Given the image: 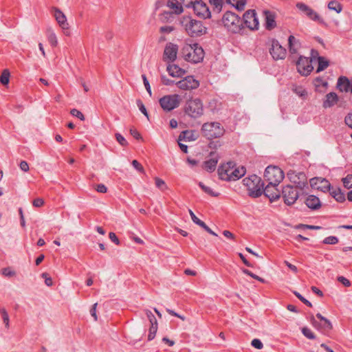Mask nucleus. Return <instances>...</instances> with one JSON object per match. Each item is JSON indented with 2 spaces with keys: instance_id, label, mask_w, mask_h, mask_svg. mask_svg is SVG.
Wrapping results in <instances>:
<instances>
[{
  "instance_id": "nucleus-60",
  "label": "nucleus",
  "mask_w": 352,
  "mask_h": 352,
  "mask_svg": "<svg viewBox=\"0 0 352 352\" xmlns=\"http://www.w3.org/2000/svg\"><path fill=\"white\" fill-rule=\"evenodd\" d=\"M48 41L52 46H56L57 45V38L54 33H51L48 36Z\"/></svg>"
},
{
  "instance_id": "nucleus-62",
  "label": "nucleus",
  "mask_w": 352,
  "mask_h": 352,
  "mask_svg": "<svg viewBox=\"0 0 352 352\" xmlns=\"http://www.w3.org/2000/svg\"><path fill=\"white\" fill-rule=\"evenodd\" d=\"M132 165L140 173L144 172L143 166L136 160L132 161Z\"/></svg>"
},
{
  "instance_id": "nucleus-5",
  "label": "nucleus",
  "mask_w": 352,
  "mask_h": 352,
  "mask_svg": "<svg viewBox=\"0 0 352 352\" xmlns=\"http://www.w3.org/2000/svg\"><path fill=\"white\" fill-rule=\"evenodd\" d=\"M264 177L269 184L278 186L284 179L285 175L279 167L268 166L265 170Z\"/></svg>"
},
{
  "instance_id": "nucleus-56",
  "label": "nucleus",
  "mask_w": 352,
  "mask_h": 352,
  "mask_svg": "<svg viewBox=\"0 0 352 352\" xmlns=\"http://www.w3.org/2000/svg\"><path fill=\"white\" fill-rule=\"evenodd\" d=\"M251 345L256 349H261L263 348L262 342L257 338H254L252 340Z\"/></svg>"
},
{
  "instance_id": "nucleus-43",
  "label": "nucleus",
  "mask_w": 352,
  "mask_h": 352,
  "mask_svg": "<svg viewBox=\"0 0 352 352\" xmlns=\"http://www.w3.org/2000/svg\"><path fill=\"white\" fill-rule=\"evenodd\" d=\"M344 186L347 189L352 188V175L349 174L346 177L342 178Z\"/></svg>"
},
{
  "instance_id": "nucleus-35",
  "label": "nucleus",
  "mask_w": 352,
  "mask_h": 352,
  "mask_svg": "<svg viewBox=\"0 0 352 352\" xmlns=\"http://www.w3.org/2000/svg\"><path fill=\"white\" fill-rule=\"evenodd\" d=\"M328 8L329 10L336 11L337 13H340L342 10V6L338 1L332 0L329 2Z\"/></svg>"
},
{
  "instance_id": "nucleus-59",
  "label": "nucleus",
  "mask_w": 352,
  "mask_h": 352,
  "mask_svg": "<svg viewBox=\"0 0 352 352\" xmlns=\"http://www.w3.org/2000/svg\"><path fill=\"white\" fill-rule=\"evenodd\" d=\"M293 91L299 96L303 97L307 95V91L305 89L301 87H295Z\"/></svg>"
},
{
  "instance_id": "nucleus-24",
  "label": "nucleus",
  "mask_w": 352,
  "mask_h": 352,
  "mask_svg": "<svg viewBox=\"0 0 352 352\" xmlns=\"http://www.w3.org/2000/svg\"><path fill=\"white\" fill-rule=\"evenodd\" d=\"M53 10L54 11V16L59 24V25L63 29H68L69 24L67 21V19L65 15L58 8H53Z\"/></svg>"
},
{
  "instance_id": "nucleus-30",
  "label": "nucleus",
  "mask_w": 352,
  "mask_h": 352,
  "mask_svg": "<svg viewBox=\"0 0 352 352\" xmlns=\"http://www.w3.org/2000/svg\"><path fill=\"white\" fill-rule=\"evenodd\" d=\"M306 15L312 21H317L318 23L324 26L327 25L324 19L312 8H311L309 11L307 12Z\"/></svg>"
},
{
  "instance_id": "nucleus-57",
  "label": "nucleus",
  "mask_w": 352,
  "mask_h": 352,
  "mask_svg": "<svg viewBox=\"0 0 352 352\" xmlns=\"http://www.w3.org/2000/svg\"><path fill=\"white\" fill-rule=\"evenodd\" d=\"M70 113L73 116H75L78 118H79L80 120H85V116L80 111H78V109H72L71 111H70Z\"/></svg>"
},
{
  "instance_id": "nucleus-31",
  "label": "nucleus",
  "mask_w": 352,
  "mask_h": 352,
  "mask_svg": "<svg viewBox=\"0 0 352 352\" xmlns=\"http://www.w3.org/2000/svg\"><path fill=\"white\" fill-rule=\"evenodd\" d=\"M218 163V160L214 158L209 159L204 162V168L209 173L214 171Z\"/></svg>"
},
{
  "instance_id": "nucleus-47",
  "label": "nucleus",
  "mask_w": 352,
  "mask_h": 352,
  "mask_svg": "<svg viewBox=\"0 0 352 352\" xmlns=\"http://www.w3.org/2000/svg\"><path fill=\"white\" fill-rule=\"evenodd\" d=\"M145 314L151 323V325L157 324V321L153 314L148 309L145 310Z\"/></svg>"
},
{
  "instance_id": "nucleus-8",
  "label": "nucleus",
  "mask_w": 352,
  "mask_h": 352,
  "mask_svg": "<svg viewBox=\"0 0 352 352\" xmlns=\"http://www.w3.org/2000/svg\"><path fill=\"white\" fill-rule=\"evenodd\" d=\"M159 103L164 111H170L179 105V96L177 94L166 95L161 98Z\"/></svg>"
},
{
  "instance_id": "nucleus-15",
  "label": "nucleus",
  "mask_w": 352,
  "mask_h": 352,
  "mask_svg": "<svg viewBox=\"0 0 352 352\" xmlns=\"http://www.w3.org/2000/svg\"><path fill=\"white\" fill-rule=\"evenodd\" d=\"M316 316L318 319H319L321 321V322L320 323L318 321H316L314 316H311L310 321L314 327L318 329H323L325 331H329L332 329L333 326L329 320L322 316L320 313H318Z\"/></svg>"
},
{
  "instance_id": "nucleus-11",
  "label": "nucleus",
  "mask_w": 352,
  "mask_h": 352,
  "mask_svg": "<svg viewBox=\"0 0 352 352\" xmlns=\"http://www.w3.org/2000/svg\"><path fill=\"white\" fill-rule=\"evenodd\" d=\"M243 23L250 30H258L259 26L258 19L254 10H247L243 16Z\"/></svg>"
},
{
  "instance_id": "nucleus-49",
  "label": "nucleus",
  "mask_w": 352,
  "mask_h": 352,
  "mask_svg": "<svg viewBox=\"0 0 352 352\" xmlns=\"http://www.w3.org/2000/svg\"><path fill=\"white\" fill-rule=\"evenodd\" d=\"M293 293L305 305H306L307 306H308L309 307H312L311 302L310 301H309L308 300H307L305 298H304L299 292L294 291V292H293Z\"/></svg>"
},
{
  "instance_id": "nucleus-48",
  "label": "nucleus",
  "mask_w": 352,
  "mask_h": 352,
  "mask_svg": "<svg viewBox=\"0 0 352 352\" xmlns=\"http://www.w3.org/2000/svg\"><path fill=\"white\" fill-rule=\"evenodd\" d=\"M157 326H158V324L151 325V327L149 328V333L148 335V340L151 341L154 339V338L155 337L157 331Z\"/></svg>"
},
{
  "instance_id": "nucleus-3",
  "label": "nucleus",
  "mask_w": 352,
  "mask_h": 352,
  "mask_svg": "<svg viewBox=\"0 0 352 352\" xmlns=\"http://www.w3.org/2000/svg\"><path fill=\"white\" fill-rule=\"evenodd\" d=\"M243 184L247 186L248 195L253 198H257L263 194L264 182L261 177L256 175H252L245 177L243 180Z\"/></svg>"
},
{
  "instance_id": "nucleus-26",
  "label": "nucleus",
  "mask_w": 352,
  "mask_h": 352,
  "mask_svg": "<svg viewBox=\"0 0 352 352\" xmlns=\"http://www.w3.org/2000/svg\"><path fill=\"white\" fill-rule=\"evenodd\" d=\"M236 21H239V16L230 11H227L222 18V22L226 28L231 26V24Z\"/></svg>"
},
{
  "instance_id": "nucleus-44",
  "label": "nucleus",
  "mask_w": 352,
  "mask_h": 352,
  "mask_svg": "<svg viewBox=\"0 0 352 352\" xmlns=\"http://www.w3.org/2000/svg\"><path fill=\"white\" fill-rule=\"evenodd\" d=\"M339 241L338 238L335 236H329L326 237L323 241L322 243L324 244H328V245H334L338 243Z\"/></svg>"
},
{
  "instance_id": "nucleus-17",
  "label": "nucleus",
  "mask_w": 352,
  "mask_h": 352,
  "mask_svg": "<svg viewBox=\"0 0 352 352\" xmlns=\"http://www.w3.org/2000/svg\"><path fill=\"white\" fill-rule=\"evenodd\" d=\"M309 182L312 188H317L324 192L330 191L331 188V184L327 179L324 178L314 177L310 179Z\"/></svg>"
},
{
  "instance_id": "nucleus-20",
  "label": "nucleus",
  "mask_w": 352,
  "mask_h": 352,
  "mask_svg": "<svg viewBox=\"0 0 352 352\" xmlns=\"http://www.w3.org/2000/svg\"><path fill=\"white\" fill-rule=\"evenodd\" d=\"M337 87L342 92H350L352 94V78L342 76H340L337 82Z\"/></svg>"
},
{
  "instance_id": "nucleus-14",
  "label": "nucleus",
  "mask_w": 352,
  "mask_h": 352,
  "mask_svg": "<svg viewBox=\"0 0 352 352\" xmlns=\"http://www.w3.org/2000/svg\"><path fill=\"white\" fill-rule=\"evenodd\" d=\"M177 45L168 43L164 48L163 60L168 63H173L177 58Z\"/></svg>"
},
{
  "instance_id": "nucleus-51",
  "label": "nucleus",
  "mask_w": 352,
  "mask_h": 352,
  "mask_svg": "<svg viewBox=\"0 0 352 352\" xmlns=\"http://www.w3.org/2000/svg\"><path fill=\"white\" fill-rule=\"evenodd\" d=\"M246 4V0H237L236 3L232 4V6L239 11H242L245 8Z\"/></svg>"
},
{
  "instance_id": "nucleus-64",
  "label": "nucleus",
  "mask_w": 352,
  "mask_h": 352,
  "mask_svg": "<svg viewBox=\"0 0 352 352\" xmlns=\"http://www.w3.org/2000/svg\"><path fill=\"white\" fill-rule=\"evenodd\" d=\"M345 124L352 129V113H349L344 118Z\"/></svg>"
},
{
  "instance_id": "nucleus-39",
  "label": "nucleus",
  "mask_w": 352,
  "mask_h": 352,
  "mask_svg": "<svg viewBox=\"0 0 352 352\" xmlns=\"http://www.w3.org/2000/svg\"><path fill=\"white\" fill-rule=\"evenodd\" d=\"M301 331L303 336L308 339L314 340L316 338V336L314 334V333L312 332V331L307 327L302 328Z\"/></svg>"
},
{
  "instance_id": "nucleus-40",
  "label": "nucleus",
  "mask_w": 352,
  "mask_h": 352,
  "mask_svg": "<svg viewBox=\"0 0 352 352\" xmlns=\"http://www.w3.org/2000/svg\"><path fill=\"white\" fill-rule=\"evenodd\" d=\"M173 12L170 11H164L160 14V20L164 22H169L173 18Z\"/></svg>"
},
{
  "instance_id": "nucleus-36",
  "label": "nucleus",
  "mask_w": 352,
  "mask_h": 352,
  "mask_svg": "<svg viewBox=\"0 0 352 352\" xmlns=\"http://www.w3.org/2000/svg\"><path fill=\"white\" fill-rule=\"evenodd\" d=\"M210 5L213 7V10L219 13L223 7L224 0H209Z\"/></svg>"
},
{
  "instance_id": "nucleus-6",
  "label": "nucleus",
  "mask_w": 352,
  "mask_h": 352,
  "mask_svg": "<svg viewBox=\"0 0 352 352\" xmlns=\"http://www.w3.org/2000/svg\"><path fill=\"white\" fill-rule=\"evenodd\" d=\"M186 114L192 118H198L204 113L203 104L200 99L195 98L186 102L184 107Z\"/></svg>"
},
{
  "instance_id": "nucleus-55",
  "label": "nucleus",
  "mask_w": 352,
  "mask_h": 352,
  "mask_svg": "<svg viewBox=\"0 0 352 352\" xmlns=\"http://www.w3.org/2000/svg\"><path fill=\"white\" fill-rule=\"evenodd\" d=\"M155 186L161 189V190H164L166 189L167 187H166V185L164 182V181L159 177H155Z\"/></svg>"
},
{
  "instance_id": "nucleus-21",
  "label": "nucleus",
  "mask_w": 352,
  "mask_h": 352,
  "mask_svg": "<svg viewBox=\"0 0 352 352\" xmlns=\"http://www.w3.org/2000/svg\"><path fill=\"white\" fill-rule=\"evenodd\" d=\"M263 15L265 17V26L267 30H272L276 26V14L270 10H264Z\"/></svg>"
},
{
  "instance_id": "nucleus-46",
  "label": "nucleus",
  "mask_w": 352,
  "mask_h": 352,
  "mask_svg": "<svg viewBox=\"0 0 352 352\" xmlns=\"http://www.w3.org/2000/svg\"><path fill=\"white\" fill-rule=\"evenodd\" d=\"M188 135H186L187 142L195 141L199 138V135L197 131L194 130H188Z\"/></svg>"
},
{
  "instance_id": "nucleus-10",
  "label": "nucleus",
  "mask_w": 352,
  "mask_h": 352,
  "mask_svg": "<svg viewBox=\"0 0 352 352\" xmlns=\"http://www.w3.org/2000/svg\"><path fill=\"white\" fill-rule=\"evenodd\" d=\"M270 53L274 60H283L286 57L287 51L278 42V40L274 38L272 40Z\"/></svg>"
},
{
  "instance_id": "nucleus-19",
  "label": "nucleus",
  "mask_w": 352,
  "mask_h": 352,
  "mask_svg": "<svg viewBox=\"0 0 352 352\" xmlns=\"http://www.w3.org/2000/svg\"><path fill=\"white\" fill-rule=\"evenodd\" d=\"M235 164L233 162H229L226 164L221 165L218 168V175L219 179L225 181H230V173L232 168H234Z\"/></svg>"
},
{
  "instance_id": "nucleus-33",
  "label": "nucleus",
  "mask_w": 352,
  "mask_h": 352,
  "mask_svg": "<svg viewBox=\"0 0 352 352\" xmlns=\"http://www.w3.org/2000/svg\"><path fill=\"white\" fill-rule=\"evenodd\" d=\"M318 67L316 69V72L319 73L323 70H324L329 65V62L323 56H318Z\"/></svg>"
},
{
  "instance_id": "nucleus-13",
  "label": "nucleus",
  "mask_w": 352,
  "mask_h": 352,
  "mask_svg": "<svg viewBox=\"0 0 352 352\" xmlns=\"http://www.w3.org/2000/svg\"><path fill=\"white\" fill-rule=\"evenodd\" d=\"M311 62V59L309 60L307 57L300 56L296 62L298 72L302 76L309 75L314 69Z\"/></svg>"
},
{
  "instance_id": "nucleus-53",
  "label": "nucleus",
  "mask_w": 352,
  "mask_h": 352,
  "mask_svg": "<svg viewBox=\"0 0 352 352\" xmlns=\"http://www.w3.org/2000/svg\"><path fill=\"white\" fill-rule=\"evenodd\" d=\"M116 140L119 142L120 145L122 146H126L128 145V142L126 139L119 133H116L115 134Z\"/></svg>"
},
{
  "instance_id": "nucleus-22",
  "label": "nucleus",
  "mask_w": 352,
  "mask_h": 352,
  "mask_svg": "<svg viewBox=\"0 0 352 352\" xmlns=\"http://www.w3.org/2000/svg\"><path fill=\"white\" fill-rule=\"evenodd\" d=\"M305 203L312 210H317L322 206L319 198L314 195H308L305 200Z\"/></svg>"
},
{
  "instance_id": "nucleus-18",
  "label": "nucleus",
  "mask_w": 352,
  "mask_h": 352,
  "mask_svg": "<svg viewBox=\"0 0 352 352\" xmlns=\"http://www.w3.org/2000/svg\"><path fill=\"white\" fill-rule=\"evenodd\" d=\"M278 185L268 184L263 188V194L267 198H269L270 202H273L280 197V192L277 188Z\"/></svg>"
},
{
  "instance_id": "nucleus-41",
  "label": "nucleus",
  "mask_w": 352,
  "mask_h": 352,
  "mask_svg": "<svg viewBox=\"0 0 352 352\" xmlns=\"http://www.w3.org/2000/svg\"><path fill=\"white\" fill-rule=\"evenodd\" d=\"M0 314L2 317V320H3V323L5 324L6 327L8 328L10 319H9L8 314L5 308L0 309Z\"/></svg>"
},
{
  "instance_id": "nucleus-12",
  "label": "nucleus",
  "mask_w": 352,
  "mask_h": 352,
  "mask_svg": "<svg viewBox=\"0 0 352 352\" xmlns=\"http://www.w3.org/2000/svg\"><path fill=\"white\" fill-rule=\"evenodd\" d=\"M288 176L290 181L296 185L295 188L296 189L298 188L300 190H303L305 188H309L307 178L303 172L288 173Z\"/></svg>"
},
{
  "instance_id": "nucleus-23",
  "label": "nucleus",
  "mask_w": 352,
  "mask_h": 352,
  "mask_svg": "<svg viewBox=\"0 0 352 352\" xmlns=\"http://www.w3.org/2000/svg\"><path fill=\"white\" fill-rule=\"evenodd\" d=\"M166 71L172 77L181 78L186 74V70L176 64H168Z\"/></svg>"
},
{
  "instance_id": "nucleus-45",
  "label": "nucleus",
  "mask_w": 352,
  "mask_h": 352,
  "mask_svg": "<svg viewBox=\"0 0 352 352\" xmlns=\"http://www.w3.org/2000/svg\"><path fill=\"white\" fill-rule=\"evenodd\" d=\"M337 195L334 199L339 203L344 202L345 199V195L340 188H336Z\"/></svg>"
},
{
  "instance_id": "nucleus-25",
  "label": "nucleus",
  "mask_w": 352,
  "mask_h": 352,
  "mask_svg": "<svg viewBox=\"0 0 352 352\" xmlns=\"http://www.w3.org/2000/svg\"><path fill=\"white\" fill-rule=\"evenodd\" d=\"M188 212H189V214L191 217V219L192 221H193V223H195V224L199 226L200 227H201L203 229H204L207 232H208L209 234L213 235V236H217V234L213 232L203 221L200 220L195 214V213L192 212V210L189 209L188 210Z\"/></svg>"
},
{
  "instance_id": "nucleus-27",
  "label": "nucleus",
  "mask_w": 352,
  "mask_h": 352,
  "mask_svg": "<svg viewBox=\"0 0 352 352\" xmlns=\"http://www.w3.org/2000/svg\"><path fill=\"white\" fill-rule=\"evenodd\" d=\"M338 101V96L335 92H330L326 95V99L324 100L322 106L324 108L333 107Z\"/></svg>"
},
{
  "instance_id": "nucleus-42",
  "label": "nucleus",
  "mask_w": 352,
  "mask_h": 352,
  "mask_svg": "<svg viewBox=\"0 0 352 352\" xmlns=\"http://www.w3.org/2000/svg\"><path fill=\"white\" fill-rule=\"evenodd\" d=\"M137 106L139 108V110L147 118V119L149 120V116L146 111V109L143 104L142 101L140 99H138L136 100Z\"/></svg>"
},
{
  "instance_id": "nucleus-61",
  "label": "nucleus",
  "mask_w": 352,
  "mask_h": 352,
  "mask_svg": "<svg viewBox=\"0 0 352 352\" xmlns=\"http://www.w3.org/2000/svg\"><path fill=\"white\" fill-rule=\"evenodd\" d=\"M2 274L5 276L12 277L15 274V272L11 270L9 267H5L1 270Z\"/></svg>"
},
{
  "instance_id": "nucleus-38",
  "label": "nucleus",
  "mask_w": 352,
  "mask_h": 352,
  "mask_svg": "<svg viewBox=\"0 0 352 352\" xmlns=\"http://www.w3.org/2000/svg\"><path fill=\"white\" fill-rule=\"evenodd\" d=\"M199 186L207 194L210 195L212 197H217L219 195V192H214L210 187L206 186L202 182L199 183Z\"/></svg>"
},
{
  "instance_id": "nucleus-37",
  "label": "nucleus",
  "mask_w": 352,
  "mask_h": 352,
  "mask_svg": "<svg viewBox=\"0 0 352 352\" xmlns=\"http://www.w3.org/2000/svg\"><path fill=\"white\" fill-rule=\"evenodd\" d=\"M10 73L8 69H4L0 76V82L3 85H7L10 81Z\"/></svg>"
},
{
  "instance_id": "nucleus-32",
  "label": "nucleus",
  "mask_w": 352,
  "mask_h": 352,
  "mask_svg": "<svg viewBox=\"0 0 352 352\" xmlns=\"http://www.w3.org/2000/svg\"><path fill=\"white\" fill-rule=\"evenodd\" d=\"M166 6L173 10V13L176 14H181L183 12L182 6L179 3L178 1L168 0Z\"/></svg>"
},
{
  "instance_id": "nucleus-29",
  "label": "nucleus",
  "mask_w": 352,
  "mask_h": 352,
  "mask_svg": "<svg viewBox=\"0 0 352 352\" xmlns=\"http://www.w3.org/2000/svg\"><path fill=\"white\" fill-rule=\"evenodd\" d=\"M246 173V169L244 166H239L234 169L232 168V170H230V173H229L230 181H236L241 178L243 176L245 175Z\"/></svg>"
},
{
  "instance_id": "nucleus-16",
  "label": "nucleus",
  "mask_w": 352,
  "mask_h": 352,
  "mask_svg": "<svg viewBox=\"0 0 352 352\" xmlns=\"http://www.w3.org/2000/svg\"><path fill=\"white\" fill-rule=\"evenodd\" d=\"M176 85L181 89L190 90L197 89L199 86V82L195 79L192 76H188L177 82Z\"/></svg>"
},
{
  "instance_id": "nucleus-1",
  "label": "nucleus",
  "mask_w": 352,
  "mask_h": 352,
  "mask_svg": "<svg viewBox=\"0 0 352 352\" xmlns=\"http://www.w3.org/2000/svg\"><path fill=\"white\" fill-rule=\"evenodd\" d=\"M181 54L185 60L192 63H200L204 58V51L197 43H185L181 50Z\"/></svg>"
},
{
  "instance_id": "nucleus-54",
  "label": "nucleus",
  "mask_w": 352,
  "mask_h": 352,
  "mask_svg": "<svg viewBox=\"0 0 352 352\" xmlns=\"http://www.w3.org/2000/svg\"><path fill=\"white\" fill-rule=\"evenodd\" d=\"M314 85L316 87H318L320 86L326 87L328 85V83L327 81L324 80L322 78L317 77L314 80Z\"/></svg>"
},
{
  "instance_id": "nucleus-52",
  "label": "nucleus",
  "mask_w": 352,
  "mask_h": 352,
  "mask_svg": "<svg viewBox=\"0 0 352 352\" xmlns=\"http://www.w3.org/2000/svg\"><path fill=\"white\" fill-rule=\"evenodd\" d=\"M296 6L299 10L304 12L305 14H307V12H308L311 9L309 6L304 3H297Z\"/></svg>"
},
{
  "instance_id": "nucleus-9",
  "label": "nucleus",
  "mask_w": 352,
  "mask_h": 352,
  "mask_svg": "<svg viewBox=\"0 0 352 352\" xmlns=\"http://www.w3.org/2000/svg\"><path fill=\"white\" fill-rule=\"evenodd\" d=\"M187 8H192L194 12L196 15L203 17L204 19L210 18L211 16L209 8L202 1H195L192 2L190 1L188 3L186 4Z\"/></svg>"
},
{
  "instance_id": "nucleus-34",
  "label": "nucleus",
  "mask_w": 352,
  "mask_h": 352,
  "mask_svg": "<svg viewBox=\"0 0 352 352\" xmlns=\"http://www.w3.org/2000/svg\"><path fill=\"white\" fill-rule=\"evenodd\" d=\"M242 22V20L239 16V21H234V23L231 24V26L228 27L227 29L233 33H238L241 30Z\"/></svg>"
},
{
  "instance_id": "nucleus-7",
  "label": "nucleus",
  "mask_w": 352,
  "mask_h": 352,
  "mask_svg": "<svg viewBox=\"0 0 352 352\" xmlns=\"http://www.w3.org/2000/svg\"><path fill=\"white\" fill-rule=\"evenodd\" d=\"M280 195H282L285 204L287 206H291L296 202L301 195L296 188L287 185L283 188Z\"/></svg>"
},
{
  "instance_id": "nucleus-28",
  "label": "nucleus",
  "mask_w": 352,
  "mask_h": 352,
  "mask_svg": "<svg viewBox=\"0 0 352 352\" xmlns=\"http://www.w3.org/2000/svg\"><path fill=\"white\" fill-rule=\"evenodd\" d=\"M289 52L291 54H296L300 47V43L293 35L288 38Z\"/></svg>"
},
{
  "instance_id": "nucleus-50",
  "label": "nucleus",
  "mask_w": 352,
  "mask_h": 352,
  "mask_svg": "<svg viewBox=\"0 0 352 352\" xmlns=\"http://www.w3.org/2000/svg\"><path fill=\"white\" fill-rule=\"evenodd\" d=\"M142 78L143 80V83H144V85L145 87V89H146L148 94H149L150 96H152V91H151V85H150V83L146 76L145 74H142Z\"/></svg>"
},
{
  "instance_id": "nucleus-63",
  "label": "nucleus",
  "mask_w": 352,
  "mask_h": 352,
  "mask_svg": "<svg viewBox=\"0 0 352 352\" xmlns=\"http://www.w3.org/2000/svg\"><path fill=\"white\" fill-rule=\"evenodd\" d=\"M338 280L344 285L345 287H349L351 285V282L346 278L340 276L338 277Z\"/></svg>"
},
{
  "instance_id": "nucleus-58",
  "label": "nucleus",
  "mask_w": 352,
  "mask_h": 352,
  "mask_svg": "<svg viewBox=\"0 0 352 352\" xmlns=\"http://www.w3.org/2000/svg\"><path fill=\"white\" fill-rule=\"evenodd\" d=\"M161 81L163 85H166V86L173 85L174 84L176 85V82L174 80L166 78L164 75L161 76Z\"/></svg>"
},
{
  "instance_id": "nucleus-4",
  "label": "nucleus",
  "mask_w": 352,
  "mask_h": 352,
  "mask_svg": "<svg viewBox=\"0 0 352 352\" xmlns=\"http://www.w3.org/2000/svg\"><path fill=\"white\" fill-rule=\"evenodd\" d=\"M201 133L207 139L212 140L223 136L225 129L219 122H206L202 125Z\"/></svg>"
},
{
  "instance_id": "nucleus-2",
  "label": "nucleus",
  "mask_w": 352,
  "mask_h": 352,
  "mask_svg": "<svg viewBox=\"0 0 352 352\" xmlns=\"http://www.w3.org/2000/svg\"><path fill=\"white\" fill-rule=\"evenodd\" d=\"M181 23L191 37H199L207 32V28L204 25L202 21L193 19L190 16H184Z\"/></svg>"
}]
</instances>
